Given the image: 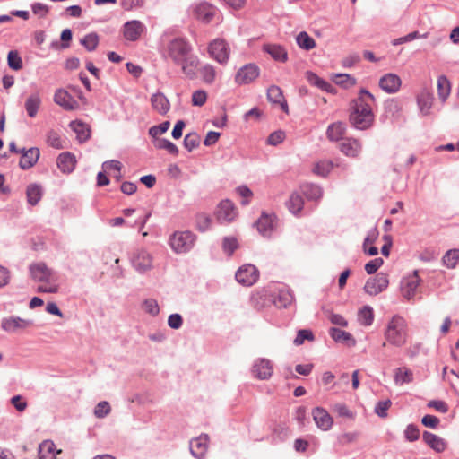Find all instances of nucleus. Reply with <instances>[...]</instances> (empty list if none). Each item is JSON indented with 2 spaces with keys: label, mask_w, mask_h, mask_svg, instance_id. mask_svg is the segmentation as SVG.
I'll list each match as a JSON object with an SVG mask.
<instances>
[{
  "label": "nucleus",
  "mask_w": 459,
  "mask_h": 459,
  "mask_svg": "<svg viewBox=\"0 0 459 459\" xmlns=\"http://www.w3.org/2000/svg\"><path fill=\"white\" fill-rule=\"evenodd\" d=\"M208 53L220 64H225L230 57V48L223 39H215L208 46Z\"/></svg>",
  "instance_id": "obj_6"
},
{
  "label": "nucleus",
  "mask_w": 459,
  "mask_h": 459,
  "mask_svg": "<svg viewBox=\"0 0 459 459\" xmlns=\"http://www.w3.org/2000/svg\"><path fill=\"white\" fill-rule=\"evenodd\" d=\"M151 103L153 109L161 115H165L170 108L169 100L160 92L155 93L152 96Z\"/></svg>",
  "instance_id": "obj_28"
},
{
  "label": "nucleus",
  "mask_w": 459,
  "mask_h": 459,
  "mask_svg": "<svg viewBox=\"0 0 459 459\" xmlns=\"http://www.w3.org/2000/svg\"><path fill=\"white\" fill-rule=\"evenodd\" d=\"M198 64V58L191 54L185 60L178 63V65H181L182 72L189 77H193L195 74Z\"/></svg>",
  "instance_id": "obj_35"
},
{
  "label": "nucleus",
  "mask_w": 459,
  "mask_h": 459,
  "mask_svg": "<svg viewBox=\"0 0 459 459\" xmlns=\"http://www.w3.org/2000/svg\"><path fill=\"white\" fill-rule=\"evenodd\" d=\"M375 97L367 90L361 89L358 97L351 102L350 122L359 130H366L372 126L375 115L373 106Z\"/></svg>",
  "instance_id": "obj_1"
},
{
  "label": "nucleus",
  "mask_w": 459,
  "mask_h": 459,
  "mask_svg": "<svg viewBox=\"0 0 459 459\" xmlns=\"http://www.w3.org/2000/svg\"><path fill=\"white\" fill-rule=\"evenodd\" d=\"M437 94L442 101H445L450 94L451 85L447 78L441 75L437 78Z\"/></svg>",
  "instance_id": "obj_40"
},
{
  "label": "nucleus",
  "mask_w": 459,
  "mask_h": 459,
  "mask_svg": "<svg viewBox=\"0 0 459 459\" xmlns=\"http://www.w3.org/2000/svg\"><path fill=\"white\" fill-rule=\"evenodd\" d=\"M195 222L200 231H205L211 227L212 219L206 213H198L195 217Z\"/></svg>",
  "instance_id": "obj_48"
},
{
  "label": "nucleus",
  "mask_w": 459,
  "mask_h": 459,
  "mask_svg": "<svg viewBox=\"0 0 459 459\" xmlns=\"http://www.w3.org/2000/svg\"><path fill=\"white\" fill-rule=\"evenodd\" d=\"M170 123L169 121H165L159 126H153L149 129V134L157 139L158 136L163 134L169 128Z\"/></svg>",
  "instance_id": "obj_56"
},
{
  "label": "nucleus",
  "mask_w": 459,
  "mask_h": 459,
  "mask_svg": "<svg viewBox=\"0 0 459 459\" xmlns=\"http://www.w3.org/2000/svg\"><path fill=\"white\" fill-rule=\"evenodd\" d=\"M7 62L10 68L20 70L22 67V61L17 51H10L7 56Z\"/></svg>",
  "instance_id": "obj_52"
},
{
  "label": "nucleus",
  "mask_w": 459,
  "mask_h": 459,
  "mask_svg": "<svg viewBox=\"0 0 459 459\" xmlns=\"http://www.w3.org/2000/svg\"><path fill=\"white\" fill-rule=\"evenodd\" d=\"M61 450H56L55 444L50 440L43 441L39 447V459H55Z\"/></svg>",
  "instance_id": "obj_29"
},
{
  "label": "nucleus",
  "mask_w": 459,
  "mask_h": 459,
  "mask_svg": "<svg viewBox=\"0 0 459 459\" xmlns=\"http://www.w3.org/2000/svg\"><path fill=\"white\" fill-rule=\"evenodd\" d=\"M143 307L145 312L156 316L158 315L160 308L157 301L155 299H147L144 301Z\"/></svg>",
  "instance_id": "obj_63"
},
{
  "label": "nucleus",
  "mask_w": 459,
  "mask_h": 459,
  "mask_svg": "<svg viewBox=\"0 0 459 459\" xmlns=\"http://www.w3.org/2000/svg\"><path fill=\"white\" fill-rule=\"evenodd\" d=\"M295 298L291 290L286 287L279 289L275 294L273 303L279 308H287L292 305Z\"/></svg>",
  "instance_id": "obj_19"
},
{
  "label": "nucleus",
  "mask_w": 459,
  "mask_h": 459,
  "mask_svg": "<svg viewBox=\"0 0 459 459\" xmlns=\"http://www.w3.org/2000/svg\"><path fill=\"white\" fill-rule=\"evenodd\" d=\"M378 231L377 229L371 230L363 243V248L365 253H368L369 255H376L378 253V250L376 247H370L368 248V246H372L375 240L377 238Z\"/></svg>",
  "instance_id": "obj_41"
},
{
  "label": "nucleus",
  "mask_w": 459,
  "mask_h": 459,
  "mask_svg": "<svg viewBox=\"0 0 459 459\" xmlns=\"http://www.w3.org/2000/svg\"><path fill=\"white\" fill-rule=\"evenodd\" d=\"M391 401H380L377 403L375 408V412L381 418H385L387 416V411L391 407Z\"/></svg>",
  "instance_id": "obj_60"
},
{
  "label": "nucleus",
  "mask_w": 459,
  "mask_h": 459,
  "mask_svg": "<svg viewBox=\"0 0 459 459\" xmlns=\"http://www.w3.org/2000/svg\"><path fill=\"white\" fill-rule=\"evenodd\" d=\"M296 41L299 47L305 50H310L316 47L315 39L305 31L298 34Z\"/></svg>",
  "instance_id": "obj_43"
},
{
  "label": "nucleus",
  "mask_w": 459,
  "mask_h": 459,
  "mask_svg": "<svg viewBox=\"0 0 459 459\" xmlns=\"http://www.w3.org/2000/svg\"><path fill=\"white\" fill-rule=\"evenodd\" d=\"M385 337L392 345L397 347L404 345L407 339V324L405 319L400 316H393L387 325Z\"/></svg>",
  "instance_id": "obj_3"
},
{
  "label": "nucleus",
  "mask_w": 459,
  "mask_h": 459,
  "mask_svg": "<svg viewBox=\"0 0 459 459\" xmlns=\"http://www.w3.org/2000/svg\"><path fill=\"white\" fill-rule=\"evenodd\" d=\"M459 262V250H448L443 257L444 264L448 268H455Z\"/></svg>",
  "instance_id": "obj_46"
},
{
  "label": "nucleus",
  "mask_w": 459,
  "mask_h": 459,
  "mask_svg": "<svg viewBox=\"0 0 459 459\" xmlns=\"http://www.w3.org/2000/svg\"><path fill=\"white\" fill-rule=\"evenodd\" d=\"M305 340L313 341L314 335L311 331L309 330H299L298 332L297 337L294 340V344L299 346L301 345Z\"/></svg>",
  "instance_id": "obj_61"
},
{
  "label": "nucleus",
  "mask_w": 459,
  "mask_h": 459,
  "mask_svg": "<svg viewBox=\"0 0 459 459\" xmlns=\"http://www.w3.org/2000/svg\"><path fill=\"white\" fill-rule=\"evenodd\" d=\"M47 141H48V143L49 144V146H51L55 149L59 150V149H64L66 147L65 141L64 139H62L61 135L55 131H50L48 134Z\"/></svg>",
  "instance_id": "obj_44"
},
{
  "label": "nucleus",
  "mask_w": 459,
  "mask_h": 459,
  "mask_svg": "<svg viewBox=\"0 0 459 459\" xmlns=\"http://www.w3.org/2000/svg\"><path fill=\"white\" fill-rule=\"evenodd\" d=\"M263 50L270 55L274 61L285 63L288 60V52L281 45L264 44L263 46Z\"/></svg>",
  "instance_id": "obj_25"
},
{
  "label": "nucleus",
  "mask_w": 459,
  "mask_h": 459,
  "mask_svg": "<svg viewBox=\"0 0 459 459\" xmlns=\"http://www.w3.org/2000/svg\"><path fill=\"white\" fill-rule=\"evenodd\" d=\"M402 85L400 76L395 74L388 73L383 75L379 80V87L386 93L397 92Z\"/></svg>",
  "instance_id": "obj_12"
},
{
  "label": "nucleus",
  "mask_w": 459,
  "mask_h": 459,
  "mask_svg": "<svg viewBox=\"0 0 459 459\" xmlns=\"http://www.w3.org/2000/svg\"><path fill=\"white\" fill-rule=\"evenodd\" d=\"M30 273L34 281L38 282L39 293H56L59 290L58 277L44 263H36L30 266Z\"/></svg>",
  "instance_id": "obj_2"
},
{
  "label": "nucleus",
  "mask_w": 459,
  "mask_h": 459,
  "mask_svg": "<svg viewBox=\"0 0 459 459\" xmlns=\"http://www.w3.org/2000/svg\"><path fill=\"white\" fill-rule=\"evenodd\" d=\"M216 8L207 3L198 4L195 9V16L204 23H209L216 13Z\"/></svg>",
  "instance_id": "obj_23"
},
{
  "label": "nucleus",
  "mask_w": 459,
  "mask_h": 459,
  "mask_svg": "<svg viewBox=\"0 0 459 459\" xmlns=\"http://www.w3.org/2000/svg\"><path fill=\"white\" fill-rule=\"evenodd\" d=\"M209 437L202 434L190 442V450L192 455L197 459H203L208 450Z\"/></svg>",
  "instance_id": "obj_15"
},
{
  "label": "nucleus",
  "mask_w": 459,
  "mask_h": 459,
  "mask_svg": "<svg viewBox=\"0 0 459 459\" xmlns=\"http://www.w3.org/2000/svg\"><path fill=\"white\" fill-rule=\"evenodd\" d=\"M383 264V259L382 258H375L365 265V270L368 274L375 273L378 268Z\"/></svg>",
  "instance_id": "obj_64"
},
{
  "label": "nucleus",
  "mask_w": 459,
  "mask_h": 459,
  "mask_svg": "<svg viewBox=\"0 0 459 459\" xmlns=\"http://www.w3.org/2000/svg\"><path fill=\"white\" fill-rule=\"evenodd\" d=\"M238 240L233 237L225 238L223 240V249L229 255H231L238 248Z\"/></svg>",
  "instance_id": "obj_62"
},
{
  "label": "nucleus",
  "mask_w": 459,
  "mask_h": 459,
  "mask_svg": "<svg viewBox=\"0 0 459 459\" xmlns=\"http://www.w3.org/2000/svg\"><path fill=\"white\" fill-rule=\"evenodd\" d=\"M394 380L398 385L411 383L413 381V373L407 367H399L394 370Z\"/></svg>",
  "instance_id": "obj_32"
},
{
  "label": "nucleus",
  "mask_w": 459,
  "mask_h": 459,
  "mask_svg": "<svg viewBox=\"0 0 459 459\" xmlns=\"http://www.w3.org/2000/svg\"><path fill=\"white\" fill-rule=\"evenodd\" d=\"M417 103L420 112L428 115L433 104V94L429 89L423 88L417 95Z\"/></svg>",
  "instance_id": "obj_24"
},
{
  "label": "nucleus",
  "mask_w": 459,
  "mask_h": 459,
  "mask_svg": "<svg viewBox=\"0 0 459 459\" xmlns=\"http://www.w3.org/2000/svg\"><path fill=\"white\" fill-rule=\"evenodd\" d=\"M253 306L257 309H262L267 305V294L265 291L257 292L252 297Z\"/></svg>",
  "instance_id": "obj_57"
},
{
  "label": "nucleus",
  "mask_w": 459,
  "mask_h": 459,
  "mask_svg": "<svg viewBox=\"0 0 459 459\" xmlns=\"http://www.w3.org/2000/svg\"><path fill=\"white\" fill-rule=\"evenodd\" d=\"M388 285V275L384 273H379L375 277L370 278L366 281L364 290L371 296H376L384 291Z\"/></svg>",
  "instance_id": "obj_8"
},
{
  "label": "nucleus",
  "mask_w": 459,
  "mask_h": 459,
  "mask_svg": "<svg viewBox=\"0 0 459 459\" xmlns=\"http://www.w3.org/2000/svg\"><path fill=\"white\" fill-rule=\"evenodd\" d=\"M304 200L302 196L297 193L291 194L287 202L288 209L290 212L297 214L303 209Z\"/></svg>",
  "instance_id": "obj_42"
},
{
  "label": "nucleus",
  "mask_w": 459,
  "mask_h": 459,
  "mask_svg": "<svg viewBox=\"0 0 459 459\" xmlns=\"http://www.w3.org/2000/svg\"><path fill=\"white\" fill-rule=\"evenodd\" d=\"M330 334L332 338L336 342H344L352 339V336L350 333L335 327L330 329Z\"/></svg>",
  "instance_id": "obj_51"
},
{
  "label": "nucleus",
  "mask_w": 459,
  "mask_h": 459,
  "mask_svg": "<svg viewBox=\"0 0 459 459\" xmlns=\"http://www.w3.org/2000/svg\"><path fill=\"white\" fill-rule=\"evenodd\" d=\"M111 407L106 401L99 403L94 409V415L98 419H102L110 413Z\"/></svg>",
  "instance_id": "obj_54"
},
{
  "label": "nucleus",
  "mask_w": 459,
  "mask_h": 459,
  "mask_svg": "<svg viewBox=\"0 0 459 459\" xmlns=\"http://www.w3.org/2000/svg\"><path fill=\"white\" fill-rule=\"evenodd\" d=\"M2 328L7 332H15L18 329H24L29 322L20 317H8L2 321Z\"/></svg>",
  "instance_id": "obj_33"
},
{
  "label": "nucleus",
  "mask_w": 459,
  "mask_h": 459,
  "mask_svg": "<svg viewBox=\"0 0 459 459\" xmlns=\"http://www.w3.org/2000/svg\"><path fill=\"white\" fill-rule=\"evenodd\" d=\"M274 216L263 214L256 222L258 231L264 235H268L273 228Z\"/></svg>",
  "instance_id": "obj_36"
},
{
  "label": "nucleus",
  "mask_w": 459,
  "mask_h": 459,
  "mask_svg": "<svg viewBox=\"0 0 459 459\" xmlns=\"http://www.w3.org/2000/svg\"><path fill=\"white\" fill-rule=\"evenodd\" d=\"M333 169V163L331 160H323L313 165L312 172L319 177H326Z\"/></svg>",
  "instance_id": "obj_38"
},
{
  "label": "nucleus",
  "mask_w": 459,
  "mask_h": 459,
  "mask_svg": "<svg viewBox=\"0 0 459 459\" xmlns=\"http://www.w3.org/2000/svg\"><path fill=\"white\" fill-rule=\"evenodd\" d=\"M334 82L336 84L346 88L354 86L356 84V79L346 74H336Z\"/></svg>",
  "instance_id": "obj_53"
},
{
  "label": "nucleus",
  "mask_w": 459,
  "mask_h": 459,
  "mask_svg": "<svg viewBox=\"0 0 459 459\" xmlns=\"http://www.w3.org/2000/svg\"><path fill=\"white\" fill-rule=\"evenodd\" d=\"M200 73H201L202 79L204 80V82L205 83L210 84L214 82L215 76H216V72L212 65H204V67H202Z\"/></svg>",
  "instance_id": "obj_50"
},
{
  "label": "nucleus",
  "mask_w": 459,
  "mask_h": 459,
  "mask_svg": "<svg viewBox=\"0 0 459 459\" xmlns=\"http://www.w3.org/2000/svg\"><path fill=\"white\" fill-rule=\"evenodd\" d=\"M80 42L88 51H93L99 44V36L94 32L89 33Z\"/></svg>",
  "instance_id": "obj_45"
},
{
  "label": "nucleus",
  "mask_w": 459,
  "mask_h": 459,
  "mask_svg": "<svg viewBox=\"0 0 459 459\" xmlns=\"http://www.w3.org/2000/svg\"><path fill=\"white\" fill-rule=\"evenodd\" d=\"M259 272L255 265L245 264L241 266L236 273V280L245 285L251 286L257 281Z\"/></svg>",
  "instance_id": "obj_9"
},
{
  "label": "nucleus",
  "mask_w": 459,
  "mask_h": 459,
  "mask_svg": "<svg viewBox=\"0 0 459 459\" xmlns=\"http://www.w3.org/2000/svg\"><path fill=\"white\" fill-rule=\"evenodd\" d=\"M70 127L76 134L77 139L80 143L87 141L91 136L90 126L80 120L72 121L70 123Z\"/></svg>",
  "instance_id": "obj_30"
},
{
  "label": "nucleus",
  "mask_w": 459,
  "mask_h": 459,
  "mask_svg": "<svg viewBox=\"0 0 459 459\" xmlns=\"http://www.w3.org/2000/svg\"><path fill=\"white\" fill-rule=\"evenodd\" d=\"M26 195L29 204H30L31 205L37 204L42 196V189L40 186L36 184H31L28 186L26 190Z\"/></svg>",
  "instance_id": "obj_39"
},
{
  "label": "nucleus",
  "mask_w": 459,
  "mask_h": 459,
  "mask_svg": "<svg viewBox=\"0 0 459 459\" xmlns=\"http://www.w3.org/2000/svg\"><path fill=\"white\" fill-rule=\"evenodd\" d=\"M54 101L65 110H74L78 108V102L65 90H57L54 95Z\"/></svg>",
  "instance_id": "obj_20"
},
{
  "label": "nucleus",
  "mask_w": 459,
  "mask_h": 459,
  "mask_svg": "<svg viewBox=\"0 0 459 459\" xmlns=\"http://www.w3.org/2000/svg\"><path fill=\"white\" fill-rule=\"evenodd\" d=\"M304 194L308 199L318 200L322 197L323 191L318 186L309 185L306 186Z\"/></svg>",
  "instance_id": "obj_55"
},
{
  "label": "nucleus",
  "mask_w": 459,
  "mask_h": 459,
  "mask_svg": "<svg viewBox=\"0 0 459 459\" xmlns=\"http://www.w3.org/2000/svg\"><path fill=\"white\" fill-rule=\"evenodd\" d=\"M195 240L190 231H177L170 237L169 245L176 253H186L193 247Z\"/></svg>",
  "instance_id": "obj_4"
},
{
  "label": "nucleus",
  "mask_w": 459,
  "mask_h": 459,
  "mask_svg": "<svg viewBox=\"0 0 459 459\" xmlns=\"http://www.w3.org/2000/svg\"><path fill=\"white\" fill-rule=\"evenodd\" d=\"M214 215L220 223H230L236 219L238 212L234 204L226 199L217 205Z\"/></svg>",
  "instance_id": "obj_7"
},
{
  "label": "nucleus",
  "mask_w": 459,
  "mask_h": 459,
  "mask_svg": "<svg viewBox=\"0 0 459 459\" xmlns=\"http://www.w3.org/2000/svg\"><path fill=\"white\" fill-rule=\"evenodd\" d=\"M404 436L405 438L410 442L416 441L420 437V430L417 426L410 424L407 426L404 431Z\"/></svg>",
  "instance_id": "obj_59"
},
{
  "label": "nucleus",
  "mask_w": 459,
  "mask_h": 459,
  "mask_svg": "<svg viewBox=\"0 0 459 459\" xmlns=\"http://www.w3.org/2000/svg\"><path fill=\"white\" fill-rule=\"evenodd\" d=\"M41 105V98L38 92L30 95L25 100L24 107L30 117H35Z\"/></svg>",
  "instance_id": "obj_31"
},
{
  "label": "nucleus",
  "mask_w": 459,
  "mask_h": 459,
  "mask_svg": "<svg viewBox=\"0 0 459 459\" xmlns=\"http://www.w3.org/2000/svg\"><path fill=\"white\" fill-rule=\"evenodd\" d=\"M252 372L258 379H268L273 374V365L268 359H259L254 363Z\"/></svg>",
  "instance_id": "obj_16"
},
{
  "label": "nucleus",
  "mask_w": 459,
  "mask_h": 459,
  "mask_svg": "<svg viewBox=\"0 0 459 459\" xmlns=\"http://www.w3.org/2000/svg\"><path fill=\"white\" fill-rule=\"evenodd\" d=\"M134 267L139 272L149 270L152 265V257L145 250L138 251L132 260Z\"/></svg>",
  "instance_id": "obj_21"
},
{
  "label": "nucleus",
  "mask_w": 459,
  "mask_h": 459,
  "mask_svg": "<svg viewBox=\"0 0 459 459\" xmlns=\"http://www.w3.org/2000/svg\"><path fill=\"white\" fill-rule=\"evenodd\" d=\"M154 146L157 149L166 150L169 153L174 154V155L178 154V147L173 143H171L170 141H169L167 139H160V138L155 139Z\"/></svg>",
  "instance_id": "obj_47"
},
{
  "label": "nucleus",
  "mask_w": 459,
  "mask_h": 459,
  "mask_svg": "<svg viewBox=\"0 0 459 459\" xmlns=\"http://www.w3.org/2000/svg\"><path fill=\"white\" fill-rule=\"evenodd\" d=\"M362 150V144L359 140L350 137L346 138L340 144V151L347 157L356 158Z\"/></svg>",
  "instance_id": "obj_17"
},
{
  "label": "nucleus",
  "mask_w": 459,
  "mask_h": 459,
  "mask_svg": "<svg viewBox=\"0 0 459 459\" xmlns=\"http://www.w3.org/2000/svg\"><path fill=\"white\" fill-rule=\"evenodd\" d=\"M346 132L345 124L342 122H335L331 124L326 130L327 138L330 141H339L342 138Z\"/></svg>",
  "instance_id": "obj_34"
},
{
  "label": "nucleus",
  "mask_w": 459,
  "mask_h": 459,
  "mask_svg": "<svg viewBox=\"0 0 459 459\" xmlns=\"http://www.w3.org/2000/svg\"><path fill=\"white\" fill-rule=\"evenodd\" d=\"M258 75L259 68L254 64H248L238 70L235 81L238 84H247L255 81Z\"/></svg>",
  "instance_id": "obj_11"
},
{
  "label": "nucleus",
  "mask_w": 459,
  "mask_h": 459,
  "mask_svg": "<svg viewBox=\"0 0 459 459\" xmlns=\"http://www.w3.org/2000/svg\"><path fill=\"white\" fill-rule=\"evenodd\" d=\"M145 30L144 25L137 20H133L125 23L123 27V35L126 39L135 41L140 39Z\"/></svg>",
  "instance_id": "obj_13"
},
{
  "label": "nucleus",
  "mask_w": 459,
  "mask_h": 459,
  "mask_svg": "<svg viewBox=\"0 0 459 459\" xmlns=\"http://www.w3.org/2000/svg\"><path fill=\"white\" fill-rule=\"evenodd\" d=\"M21 160L19 166L22 169H29L32 168L38 161L40 152L37 147H31L30 149H21Z\"/></svg>",
  "instance_id": "obj_14"
},
{
  "label": "nucleus",
  "mask_w": 459,
  "mask_h": 459,
  "mask_svg": "<svg viewBox=\"0 0 459 459\" xmlns=\"http://www.w3.org/2000/svg\"><path fill=\"white\" fill-rule=\"evenodd\" d=\"M420 279L416 271L403 278L401 283V291L403 296L408 300L412 299L416 294V290L420 286Z\"/></svg>",
  "instance_id": "obj_10"
},
{
  "label": "nucleus",
  "mask_w": 459,
  "mask_h": 459,
  "mask_svg": "<svg viewBox=\"0 0 459 459\" xmlns=\"http://www.w3.org/2000/svg\"><path fill=\"white\" fill-rule=\"evenodd\" d=\"M190 52V45L182 39H175L168 45V55L177 64L185 60Z\"/></svg>",
  "instance_id": "obj_5"
},
{
  "label": "nucleus",
  "mask_w": 459,
  "mask_h": 459,
  "mask_svg": "<svg viewBox=\"0 0 459 459\" xmlns=\"http://www.w3.org/2000/svg\"><path fill=\"white\" fill-rule=\"evenodd\" d=\"M200 143V136L196 133H189L185 136L184 146L189 151H193L198 147Z\"/></svg>",
  "instance_id": "obj_49"
},
{
  "label": "nucleus",
  "mask_w": 459,
  "mask_h": 459,
  "mask_svg": "<svg viewBox=\"0 0 459 459\" xmlns=\"http://www.w3.org/2000/svg\"><path fill=\"white\" fill-rule=\"evenodd\" d=\"M423 441L437 453L444 452L447 447V443L439 436L424 431L422 434Z\"/></svg>",
  "instance_id": "obj_22"
},
{
  "label": "nucleus",
  "mask_w": 459,
  "mask_h": 459,
  "mask_svg": "<svg viewBox=\"0 0 459 459\" xmlns=\"http://www.w3.org/2000/svg\"><path fill=\"white\" fill-rule=\"evenodd\" d=\"M56 163L63 173H71L75 168L76 159L73 153L66 152L58 155Z\"/></svg>",
  "instance_id": "obj_26"
},
{
  "label": "nucleus",
  "mask_w": 459,
  "mask_h": 459,
  "mask_svg": "<svg viewBox=\"0 0 459 459\" xmlns=\"http://www.w3.org/2000/svg\"><path fill=\"white\" fill-rule=\"evenodd\" d=\"M207 100V93L204 90H198L192 94V104L193 106L202 107Z\"/></svg>",
  "instance_id": "obj_58"
},
{
  "label": "nucleus",
  "mask_w": 459,
  "mask_h": 459,
  "mask_svg": "<svg viewBox=\"0 0 459 459\" xmlns=\"http://www.w3.org/2000/svg\"><path fill=\"white\" fill-rule=\"evenodd\" d=\"M313 419L316 426L322 430H328L332 428L333 420L331 415L323 408L316 407L312 411Z\"/></svg>",
  "instance_id": "obj_18"
},
{
  "label": "nucleus",
  "mask_w": 459,
  "mask_h": 459,
  "mask_svg": "<svg viewBox=\"0 0 459 459\" xmlns=\"http://www.w3.org/2000/svg\"><path fill=\"white\" fill-rule=\"evenodd\" d=\"M267 99L273 104H278L281 108L285 112H289L287 101L284 99L282 91L278 86L273 85L267 90Z\"/></svg>",
  "instance_id": "obj_27"
},
{
  "label": "nucleus",
  "mask_w": 459,
  "mask_h": 459,
  "mask_svg": "<svg viewBox=\"0 0 459 459\" xmlns=\"http://www.w3.org/2000/svg\"><path fill=\"white\" fill-rule=\"evenodd\" d=\"M358 321L364 326H370L374 321V311L369 306H363L358 311Z\"/></svg>",
  "instance_id": "obj_37"
}]
</instances>
